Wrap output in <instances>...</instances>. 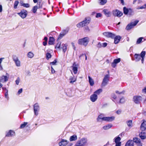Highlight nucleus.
Wrapping results in <instances>:
<instances>
[{
  "label": "nucleus",
  "mask_w": 146,
  "mask_h": 146,
  "mask_svg": "<svg viewBox=\"0 0 146 146\" xmlns=\"http://www.w3.org/2000/svg\"><path fill=\"white\" fill-rule=\"evenodd\" d=\"M38 8V7L37 5H35L33 7L32 9L33 12L34 13H35L36 12Z\"/></svg>",
  "instance_id": "58836bf2"
},
{
  "label": "nucleus",
  "mask_w": 146,
  "mask_h": 146,
  "mask_svg": "<svg viewBox=\"0 0 146 146\" xmlns=\"http://www.w3.org/2000/svg\"><path fill=\"white\" fill-rule=\"evenodd\" d=\"M90 40L89 37H88L79 39L78 41V44L86 46L87 45Z\"/></svg>",
  "instance_id": "f03ea898"
},
{
  "label": "nucleus",
  "mask_w": 146,
  "mask_h": 146,
  "mask_svg": "<svg viewBox=\"0 0 146 146\" xmlns=\"http://www.w3.org/2000/svg\"><path fill=\"white\" fill-rule=\"evenodd\" d=\"M19 3V2L18 1H16L14 3V7L15 9H16L17 8V6Z\"/></svg>",
  "instance_id": "c03bdc74"
},
{
  "label": "nucleus",
  "mask_w": 146,
  "mask_h": 146,
  "mask_svg": "<svg viewBox=\"0 0 146 146\" xmlns=\"http://www.w3.org/2000/svg\"><path fill=\"white\" fill-rule=\"evenodd\" d=\"M68 143V141L64 139H62L58 144L60 146H66Z\"/></svg>",
  "instance_id": "a211bd4d"
},
{
  "label": "nucleus",
  "mask_w": 146,
  "mask_h": 146,
  "mask_svg": "<svg viewBox=\"0 0 146 146\" xmlns=\"http://www.w3.org/2000/svg\"><path fill=\"white\" fill-rule=\"evenodd\" d=\"M61 44V43L60 42H58L55 46V48L56 49L59 48H60Z\"/></svg>",
  "instance_id": "49530a36"
},
{
  "label": "nucleus",
  "mask_w": 146,
  "mask_h": 146,
  "mask_svg": "<svg viewBox=\"0 0 146 146\" xmlns=\"http://www.w3.org/2000/svg\"><path fill=\"white\" fill-rule=\"evenodd\" d=\"M87 142V139L86 138H82L80 140L77 141L76 143L79 146H84L86 145Z\"/></svg>",
  "instance_id": "7ed1b4c3"
},
{
  "label": "nucleus",
  "mask_w": 146,
  "mask_h": 146,
  "mask_svg": "<svg viewBox=\"0 0 146 146\" xmlns=\"http://www.w3.org/2000/svg\"><path fill=\"white\" fill-rule=\"evenodd\" d=\"M114 142L115 143V146H121V142L120 141L121 140V138L119 137H115L113 139Z\"/></svg>",
  "instance_id": "f8f14e48"
},
{
  "label": "nucleus",
  "mask_w": 146,
  "mask_h": 146,
  "mask_svg": "<svg viewBox=\"0 0 146 146\" xmlns=\"http://www.w3.org/2000/svg\"><path fill=\"white\" fill-rule=\"evenodd\" d=\"M125 92V91L124 90H123L122 92H120L119 94H124Z\"/></svg>",
  "instance_id": "338daca9"
},
{
  "label": "nucleus",
  "mask_w": 146,
  "mask_h": 146,
  "mask_svg": "<svg viewBox=\"0 0 146 146\" xmlns=\"http://www.w3.org/2000/svg\"><path fill=\"white\" fill-rule=\"evenodd\" d=\"M78 66V64H77L75 62H74L72 66L71 67L72 68V69L74 74H76L77 73Z\"/></svg>",
  "instance_id": "4468645a"
},
{
  "label": "nucleus",
  "mask_w": 146,
  "mask_h": 146,
  "mask_svg": "<svg viewBox=\"0 0 146 146\" xmlns=\"http://www.w3.org/2000/svg\"><path fill=\"white\" fill-rule=\"evenodd\" d=\"M140 129L142 131H145L146 129V121L145 120H143V122L141 124Z\"/></svg>",
  "instance_id": "aec40b11"
},
{
  "label": "nucleus",
  "mask_w": 146,
  "mask_h": 146,
  "mask_svg": "<svg viewBox=\"0 0 146 146\" xmlns=\"http://www.w3.org/2000/svg\"><path fill=\"white\" fill-rule=\"evenodd\" d=\"M103 35L108 38H113L115 36V35L110 32H106L103 33Z\"/></svg>",
  "instance_id": "ddd939ff"
},
{
  "label": "nucleus",
  "mask_w": 146,
  "mask_h": 146,
  "mask_svg": "<svg viewBox=\"0 0 146 146\" xmlns=\"http://www.w3.org/2000/svg\"><path fill=\"white\" fill-rule=\"evenodd\" d=\"M20 4L21 6H23L26 8H29L30 7V5L29 3H24L23 1H21L20 2Z\"/></svg>",
  "instance_id": "c756f323"
},
{
  "label": "nucleus",
  "mask_w": 146,
  "mask_h": 146,
  "mask_svg": "<svg viewBox=\"0 0 146 146\" xmlns=\"http://www.w3.org/2000/svg\"><path fill=\"white\" fill-rule=\"evenodd\" d=\"M57 62V61L56 59H55L54 60V61L50 63V64L52 65H55L56 64V63Z\"/></svg>",
  "instance_id": "3c124183"
},
{
  "label": "nucleus",
  "mask_w": 146,
  "mask_h": 146,
  "mask_svg": "<svg viewBox=\"0 0 146 146\" xmlns=\"http://www.w3.org/2000/svg\"><path fill=\"white\" fill-rule=\"evenodd\" d=\"M68 29H65L62 30V32L59 35L58 39H61L63 36L68 33Z\"/></svg>",
  "instance_id": "dca6fc26"
},
{
  "label": "nucleus",
  "mask_w": 146,
  "mask_h": 146,
  "mask_svg": "<svg viewBox=\"0 0 146 146\" xmlns=\"http://www.w3.org/2000/svg\"><path fill=\"white\" fill-rule=\"evenodd\" d=\"M140 138L142 139H144L146 138V133L144 132H141L139 134Z\"/></svg>",
  "instance_id": "bb28decb"
},
{
  "label": "nucleus",
  "mask_w": 146,
  "mask_h": 146,
  "mask_svg": "<svg viewBox=\"0 0 146 146\" xmlns=\"http://www.w3.org/2000/svg\"><path fill=\"white\" fill-rule=\"evenodd\" d=\"M40 110V107L39 104L36 103L33 105V110L35 115L37 116L38 114V112Z\"/></svg>",
  "instance_id": "423d86ee"
},
{
  "label": "nucleus",
  "mask_w": 146,
  "mask_h": 146,
  "mask_svg": "<svg viewBox=\"0 0 146 146\" xmlns=\"http://www.w3.org/2000/svg\"><path fill=\"white\" fill-rule=\"evenodd\" d=\"M47 41H44L43 42V45L44 46H46L47 44Z\"/></svg>",
  "instance_id": "774afa93"
},
{
  "label": "nucleus",
  "mask_w": 146,
  "mask_h": 146,
  "mask_svg": "<svg viewBox=\"0 0 146 146\" xmlns=\"http://www.w3.org/2000/svg\"><path fill=\"white\" fill-rule=\"evenodd\" d=\"M142 100V98L141 96H135L133 97V101L136 104H140Z\"/></svg>",
  "instance_id": "0eeeda50"
},
{
  "label": "nucleus",
  "mask_w": 146,
  "mask_h": 146,
  "mask_svg": "<svg viewBox=\"0 0 146 146\" xmlns=\"http://www.w3.org/2000/svg\"><path fill=\"white\" fill-rule=\"evenodd\" d=\"M121 110H118L116 111V113L118 114H119L121 113Z\"/></svg>",
  "instance_id": "e2e57ef3"
},
{
  "label": "nucleus",
  "mask_w": 146,
  "mask_h": 146,
  "mask_svg": "<svg viewBox=\"0 0 146 146\" xmlns=\"http://www.w3.org/2000/svg\"><path fill=\"white\" fill-rule=\"evenodd\" d=\"M76 78L74 77H70L69 78L70 83H72L75 82L76 80Z\"/></svg>",
  "instance_id": "c9c22d12"
},
{
  "label": "nucleus",
  "mask_w": 146,
  "mask_h": 146,
  "mask_svg": "<svg viewBox=\"0 0 146 146\" xmlns=\"http://www.w3.org/2000/svg\"><path fill=\"white\" fill-rule=\"evenodd\" d=\"M139 22V21L136 20L134 22H132L129 24L126 27L125 29L127 30H128L131 29L133 27L135 26Z\"/></svg>",
  "instance_id": "6e6552de"
},
{
  "label": "nucleus",
  "mask_w": 146,
  "mask_h": 146,
  "mask_svg": "<svg viewBox=\"0 0 146 146\" xmlns=\"http://www.w3.org/2000/svg\"><path fill=\"white\" fill-rule=\"evenodd\" d=\"M77 139V136L76 135H74L70 137V141H74Z\"/></svg>",
  "instance_id": "473e14b6"
},
{
  "label": "nucleus",
  "mask_w": 146,
  "mask_h": 146,
  "mask_svg": "<svg viewBox=\"0 0 146 146\" xmlns=\"http://www.w3.org/2000/svg\"><path fill=\"white\" fill-rule=\"evenodd\" d=\"M115 119L114 116L105 117H104V121L107 122H111L113 121Z\"/></svg>",
  "instance_id": "6ab92c4d"
},
{
  "label": "nucleus",
  "mask_w": 146,
  "mask_h": 146,
  "mask_svg": "<svg viewBox=\"0 0 146 146\" xmlns=\"http://www.w3.org/2000/svg\"><path fill=\"white\" fill-rule=\"evenodd\" d=\"M53 52V50L51 49H49L47 50V52L46 55H51Z\"/></svg>",
  "instance_id": "79ce46f5"
},
{
  "label": "nucleus",
  "mask_w": 146,
  "mask_h": 146,
  "mask_svg": "<svg viewBox=\"0 0 146 146\" xmlns=\"http://www.w3.org/2000/svg\"><path fill=\"white\" fill-rule=\"evenodd\" d=\"M144 9V6H143V5L142 6H141V7H139L137 8V9Z\"/></svg>",
  "instance_id": "0e129e2a"
},
{
  "label": "nucleus",
  "mask_w": 146,
  "mask_h": 146,
  "mask_svg": "<svg viewBox=\"0 0 146 146\" xmlns=\"http://www.w3.org/2000/svg\"><path fill=\"white\" fill-rule=\"evenodd\" d=\"M62 48L63 50V51L64 52H65L67 49L66 46V44H62Z\"/></svg>",
  "instance_id": "e433bc0d"
},
{
  "label": "nucleus",
  "mask_w": 146,
  "mask_h": 146,
  "mask_svg": "<svg viewBox=\"0 0 146 146\" xmlns=\"http://www.w3.org/2000/svg\"><path fill=\"white\" fill-rule=\"evenodd\" d=\"M97 46L99 48L101 47L102 46V44H101L100 42H99L97 45Z\"/></svg>",
  "instance_id": "4d7b16f0"
},
{
  "label": "nucleus",
  "mask_w": 146,
  "mask_h": 146,
  "mask_svg": "<svg viewBox=\"0 0 146 146\" xmlns=\"http://www.w3.org/2000/svg\"><path fill=\"white\" fill-rule=\"evenodd\" d=\"M90 18H86L84 20L77 24V27L78 28L83 27L88 24L90 23Z\"/></svg>",
  "instance_id": "f257e3e1"
},
{
  "label": "nucleus",
  "mask_w": 146,
  "mask_h": 146,
  "mask_svg": "<svg viewBox=\"0 0 146 146\" xmlns=\"http://www.w3.org/2000/svg\"><path fill=\"white\" fill-rule=\"evenodd\" d=\"M8 80V78L6 76H3L0 78V82H7Z\"/></svg>",
  "instance_id": "393cba45"
},
{
  "label": "nucleus",
  "mask_w": 146,
  "mask_h": 146,
  "mask_svg": "<svg viewBox=\"0 0 146 146\" xmlns=\"http://www.w3.org/2000/svg\"><path fill=\"white\" fill-rule=\"evenodd\" d=\"M85 30L86 32H89L90 31V29L89 28V27H85Z\"/></svg>",
  "instance_id": "603ef678"
},
{
  "label": "nucleus",
  "mask_w": 146,
  "mask_h": 146,
  "mask_svg": "<svg viewBox=\"0 0 146 146\" xmlns=\"http://www.w3.org/2000/svg\"><path fill=\"white\" fill-rule=\"evenodd\" d=\"M55 40L53 37H50L48 42V44L50 45H52L53 44Z\"/></svg>",
  "instance_id": "7c9ffc66"
},
{
  "label": "nucleus",
  "mask_w": 146,
  "mask_h": 146,
  "mask_svg": "<svg viewBox=\"0 0 146 146\" xmlns=\"http://www.w3.org/2000/svg\"><path fill=\"white\" fill-rule=\"evenodd\" d=\"M123 13L125 15H127L129 12V10L125 7L123 8Z\"/></svg>",
  "instance_id": "4c0bfd02"
},
{
  "label": "nucleus",
  "mask_w": 146,
  "mask_h": 146,
  "mask_svg": "<svg viewBox=\"0 0 146 146\" xmlns=\"http://www.w3.org/2000/svg\"><path fill=\"white\" fill-rule=\"evenodd\" d=\"M8 90H7V92L5 93V97L7 99V100H8L9 99V97L8 96Z\"/></svg>",
  "instance_id": "8fccbe9b"
},
{
  "label": "nucleus",
  "mask_w": 146,
  "mask_h": 146,
  "mask_svg": "<svg viewBox=\"0 0 146 146\" xmlns=\"http://www.w3.org/2000/svg\"><path fill=\"white\" fill-rule=\"evenodd\" d=\"M145 55H134V57L131 56L132 60L137 62L141 60L142 63H143Z\"/></svg>",
  "instance_id": "20e7f679"
},
{
  "label": "nucleus",
  "mask_w": 146,
  "mask_h": 146,
  "mask_svg": "<svg viewBox=\"0 0 146 146\" xmlns=\"http://www.w3.org/2000/svg\"><path fill=\"white\" fill-rule=\"evenodd\" d=\"M89 82L91 86H93L94 84V82L92 79L89 76H88Z\"/></svg>",
  "instance_id": "2f4dec72"
},
{
  "label": "nucleus",
  "mask_w": 146,
  "mask_h": 146,
  "mask_svg": "<svg viewBox=\"0 0 146 146\" xmlns=\"http://www.w3.org/2000/svg\"><path fill=\"white\" fill-rule=\"evenodd\" d=\"M121 61L120 58H119L114 60L113 62L111 64V66L115 68L117 66V64L119 63Z\"/></svg>",
  "instance_id": "2eb2a0df"
},
{
  "label": "nucleus",
  "mask_w": 146,
  "mask_h": 146,
  "mask_svg": "<svg viewBox=\"0 0 146 146\" xmlns=\"http://www.w3.org/2000/svg\"><path fill=\"white\" fill-rule=\"evenodd\" d=\"M13 59L15 63L16 66H20V61L19 60L18 58L15 55H14L13 56Z\"/></svg>",
  "instance_id": "f3484780"
},
{
  "label": "nucleus",
  "mask_w": 146,
  "mask_h": 146,
  "mask_svg": "<svg viewBox=\"0 0 146 146\" xmlns=\"http://www.w3.org/2000/svg\"><path fill=\"white\" fill-rule=\"evenodd\" d=\"M27 11L24 9L21 10V12L18 13V14L22 18L24 19L27 16Z\"/></svg>",
  "instance_id": "9d476101"
},
{
  "label": "nucleus",
  "mask_w": 146,
  "mask_h": 146,
  "mask_svg": "<svg viewBox=\"0 0 146 146\" xmlns=\"http://www.w3.org/2000/svg\"><path fill=\"white\" fill-rule=\"evenodd\" d=\"M125 102V99L123 97H122L120 99L119 103L120 104H123Z\"/></svg>",
  "instance_id": "a19ab883"
},
{
  "label": "nucleus",
  "mask_w": 146,
  "mask_h": 146,
  "mask_svg": "<svg viewBox=\"0 0 146 146\" xmlns=\"http://www.w3.org/2000/svg\"><path fill=\"white\" fill-rule=\"evenodd\" d=\"M22 91L23 89L22 88L20 89L18 92V94H21L22 92Z\"/></svg>",
  "instance_id": "13d9d810"
},
{
  "label": "nucleus",
  "mask_w": 146,
  "mask_h": 146,
  "mask_svg": "<svg viewBox=\"0 0 146 146\" xmlns=\"http://www.w3.org/2000/svg\"><path fill=\"white\" fill-rule=\"evenodd\" d=\"M110 76L109 74H106L103 80L102 83V86L104 87L108 84Z\"/></svg>",
  "instance_id": "39448f33"
},
{
  "label": "nucleus",
  "mask_w": 146,
  "mask_h": 146,
  "mask_svg": "<svg viewBox=\"0 0 146 146\" xmlns=\"http://www.w3.org/2000/svg\"><path fill=\"white\" fill-rule=\"evenodd\" d=\"M126 123L129 127H131L132 126V120H129L127 121L126 122Z\"/></svg>",
  "instance_id": "f704fd0d"
},
{
  "label": "nucleus",
  "mask_w": 146,
  "mask_h": 146,
  "mask_svg": "<svg viewBox=\"0 0 146 146\" xmlns=\"http://www.w3.org/2000/svg\"><path fill=\"white\" fill-rule=\"evenodd\" d=\"M103 12L106 17H109L111 16V12L108 9H104Z\"/></svg>",
  "instance_id": "412c9836"
},
{
  "label": "nucleus",
  "mask_w": 146,
  "mask_h": 146,
  "mask_svg": "<svg viewBox=\"0 0 146 146\" xmlns=\"http://www.w3.org/2000/svg\"><path fill=\"white\" fill-rule=\"evenodd\" d=\"M52 55H46V58L47 60H48L51 57Z\"/></svg>",
  "instance_id": "680f3d73"
},
{
  "label": "nucleus",
  "mask_w": 146,
  "mask_h": 146,
  "mask_svg": "<svg viewBox=\"0 0 146 146\" xmlns=\"http://www.w3.org/2000/svg\"><path fill=\"white\" fill-rule=\"evenodd\" d=\"M27 124V123L26 122H24L22 124L20 127V128L21 129H22L25 127Z\"/></svg>",
  "instance_id": "37998d69"
},
{
  "label": "nucleus",
  "mask_w": 146,
  "mask_h": 146,
  "mask_svg": "<svg viewBox=\"0 0 146 146\" xmlns=\"http://www.w3.org/2000/svg\"><path fill=\"white\" fill-rule=\"evenodd\" d=\"M97 99L98 96L94 94L90 96V100L92 102H94L96 101Z\"/></svg>",
  "instance_id": "4be33fe9"
},
{
  "label": "nucleus",
  "mask_w": 146,
  "mask_h": 146,
  "mask_svg": "<svg viewBox=\"0 0 146 146\" xmlns=\"http://www.w3.org/2000/svg\"><path fill=\"white\" fill-rule=\"evenodd\" d=\"M51 71L52 73V74H54L55 72V71L54 68H52V66H51Z\"/></svg>",
  "instance_id": "052dcab7"
},
{
  "label": "nucleus",
  "mask_w": 146,
  "mask_h": 146,
  "mask_svg": "<svg viewBox=\"0 0 146 146\" xmlns=\"http://www.w3.org/2000/svg\"><path fill=\"white\" fill-rule=\"evenodd\" d=\"M143 39L142 37H141L139 38L137 41V44H140L142 41V40Z\"/></svg>",
  "instance_id": "a18cd8bd"
},
{
  "label": "nucleus",
  "mask_w": 146,
  "mask_h": 146,
  "mask_svg": "<svg viewBox=\"0 0 146 146\" xmlns=\"http://www.w3.org/2000/svg\"><path fill=\"white\" fill-rule=\"evenodd\" d=\"M142 92L143 93H146V86L142 90Z\"/></svg>",
  "instance_id": "6e6d98bb"
},
{
  "label": "nucleus",
  "mask_w": 146,
  "mask_h": 146,
  "mask_svg": "<svg viewBox=\"0 0 146 146\" xmlns=\"http://www.w3.org/2000/svg\"><path fill=\"white\" fill-rule=\"evenodd\" d=\"M114 38V43L115 44L118 43L120 41L121 37L119 36H117L116 37H115Z\"/></svg>",
  "instance_id": "c85d7f7f"
},
{
  "label": "nucleus",
  "mask_w": 146,
  "mask_h": 146,
  "mask_svg": "<svg viewBox=\"0 0 146 146\" xmlns=\"http://www.w3.org/2000/svg\"><path fill=\"white\" fill-rule=\"evenodd\" d=\"M104 115L102 114L99 115L97 119V120L98 122H101L102 121H104Z\"/></svg>",
  "instance_id": "5701e85b"
},
{
  "label": "nucleus",
  "mask_w": 146,
  "mask_h": 146,
  "mask_svg": "<svg viewBox=\"0 0 146 146\" xmlns=\"http://www.w3.org/2000/svg\"><path fill=\"white\" fill-rule=\"evenodd\" d=\"M111 97L114 99H116L117 98L116 95L114 93L111 95Z\"/></svg>",
  "instance_id": "09e8293b"
},
{
  "label": "nucleus",
  "mask_w": 146,
  "mask_h": 146,
  "mask_svg": "<svg viewBox=\"0 0 146 146\" xmlns=\"http://www.w3.org/2000/svg\"><path fill=\"white\" fill-rule=\"evenodd\" d=\"M113 126L112 124L110 123L104 126L102 128L104 130H107L111 128Z\"/></svg>",
  "instance_id": "cd10ccee"
},
{
  "label": "nucleus",
  "mask_w": 146,
  "mask_h": 146,
  "mask_svg": "<svg viewBox=\"0 0 146 146\" xmlns=\"http://www.w3.org/2000/svg\"><path fill=\"white\" fill-rule=\"evenodd\" d=\"M146 54V52L145 51H142L140 55H145ZM134 55H139V54H135Z\"/></svg>",
  "instance_id": "5fc2aeb1"
},
{
  "label": "nucleus",
  "mask_w": 146,
  "mask_h": 146,
  "mask_svg": "<svg viewBox=\"0 0 146 146\" xmlns=\"http://www.w3.org/2000/svg\"><path fill=\"white\" fill-rule=\"evenodd\" d=\"M99 3L100 5H103L107 2V0H99Z\"/></svg>",
  "instance_id": "ea45409f"
},
{
  "label": "nucleus",
  "mask_w": 146,
  "mask_h": 146,
  "mask_svg": "<svg viewBox=\"0 0 146 146\" xmlns=\"http://www.w3.org/2000/svg\"><path fill=\"white\" fill-rule=\"evenodd\" d=\"M20 81V78L19 77H18L17 80H15V82L16 84L17 85H18Z\"/></svg>",
  "instance_id": "de8ad7c7"
},
{
  "label": "nucleus",
  "mask_w": 146,
  "mask_h": 146,
  "mask_svg": "<svg viewBox=\"0 0 146 146\" xmlns=\"http://www.w3.org/2000/svg\"><path fill=\"white\" fill-rule=\"evenodd\" d=\"M125 146H135L132 140L128 141L125 144Z\"/></svg>",
  "instance_id": "a878e982"
},
{
  "label": "nucleus",
  "mask_w": 146,
  "mask_h": 146,
  "mask_svg": "<svg viewBox=\"0 0 146 146\" xmlns=\"http://www.w3.org/2000/svg\"><path fill=\"white\" fill-rule=\"evenodd\" d=\"M71 44H72V47H73V48L74 49H75V45H74V43L73 42H72L71 43Z\"/></svg>",
  "instance_id": "69168bd1"
},
{
  "label": "nucleus",
  "mask_w": 146,
  "mask_h": 146,
  "mask_svg": "<svg viewBox=\"0 0 146 146\" xmlns=\"http://www.w3.org/2000/svg\"><path fill=\"white\" fill-rule=\"evenodd\" d=\"M102 91V89H99L94 92V94L97 96L98 95H99Z\"/></svg>",
  "instance_id": "72a5a7b5"
},
{
  "label": "nucleus",
  "mask_w": 146,
  "mask_h": 146,
  "mask_svg": "<svg viewBox=\"0 0 146 146\" xmlns=\"http://www.w3.org/2000/svg\"><path fill=\"white\" fill-rule=\"evenodd\" d=\"M133 141L135 146H142V144L139 138L137 137L134 138Z\"/></svg>",
  "instance_id": "9b49d317"
},
{
  "label": "nucleus",
  "mask_w": 146,
  "mask_h": 146,
  "mask_svg": "<svg viewBox=\"0 0 146 146\" xmlns=\"http://www.w3.org/2000/svg\"><path fill=\"white\" fill-rule=\"evenodd\" d=\"M102 16V14L100 13H98L96 14V17L97 18L99 17H101Z\"/></svg>",
  "instance_id": "864d4df0"
},
{
  "label": "nucleus",
  "mask_w": 146,
  "mask_h": 146,
  "mask_svg": "<svg viewBox=\"0 0 146 146\" xmlns=\"http://www.w3.org/2000/svg\"><path fill=\"white\" fill-rule=\"evenodd\" d=\"M102 46L105 47L107 46V43L106 42H104L102 44Z\"/></svg>",
  "instance_id": "bf43d9fd"
},
{
  "label": "nucleus",
  "mask_w": 146,
  "mask_h": 146,
  "mask_svg": "<svg viewBox=\"0 0 146 146\" xmlns=\"http://www.w3.org/2000/svg\"><path fill=\"white\" fill-rule=\"evenodd\" d=\"M113 15L115 17H121L123 15V13L117 9L113 10L112 11Z\"/></svg>",
  "instance_id": "1a4fd4ad"
},
{
  "label": "nucleus",
  "mask_w": 146,
  "mask_h": 146,
  "mask_svg": "<svg viewBox=\"0 0 146 146\" xmlns=\"http://www.w3.org/2000/svg\"><path fill=\"white\" fill-rule=\"evenodd\" d=\"M15 135V132L14 131L10 130L7 133L6 135V137H12Z\"/></svg>",
  "instance_id": "b1692460"
}]
</instances>
